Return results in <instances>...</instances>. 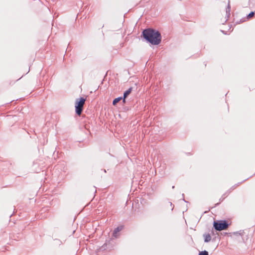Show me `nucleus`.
Segmentation results:
<instances>
[{"label": "nucleus", "instance_id": "f257e3e1", "mask_svg": "<svg viewBox=\"0 0 255 255\" xmlns=\"http://www.w3.org/2000/svg\"><path fill=\"white\" fill-rule=\"evenodd\" d=\"M143 37L149 43L153 45H158L161 40L160 33L155 30L152 29H147L143 30Z\"/></svg>", "mask_w": 255, "mask_h": 255}, {"label": "nucleus", "instance_id": "f03ea898", "mask_svg": "<svg viewBox=\"0 0 255 255\" xmlns=\"http://www.w3.org/2000/svg\"><path fill=\"white\" fill-rule=\"evenodd\" d=\"M86 99L81 97L76 100L75 102V112L78 116H80L83 110Z\"/></svg>", "mask_w": 255, "mask_h": 255}, {"label": "nucleus", "instance_id": "7ed1b4c3", "mask_svg": "<svg viewBox=\"0 0 255 255\" xmlns=\"http://www.w3.org/2000/svg\"><path fill=\"white\" fill-rule=\"evenodd\" d=\"M214 227L217 231H222L227 229L229 227V224L225 220L214 222Z\"/></svg>", "mask_w": 255, "mask_h": 255}, {"label": "nucleus", "instance_id": "20e7f679", "mask_svg": "<svg viewBox=\"0 0 255 255\" xmlns=\"http://www.w3.org/2000/svg\"><path fill=\"white\" fill-rule=\"evenodd\" d=\"M123 229V226H121L116 228L113 233V236L117 237V234Z\"/></svg>", "mask_w": 255, "mask_h": 255}, {"label": "nucleus", "instance_id": "39448f33", "mask_svg": "<svg viewBox=\"0 0 255 255\" xmlns=\"http://www.w3.org/2000/svg\"><path fill=\"white\" fill-rule=\"evenodd\" d=\"M131 88H129L128 90L127 91H126L125 93H124V100H123V102H125V99L126 98V97L130 94V93H131Z\"/></svg>", "mask_w": 255, "mask_h": 255}, {"label": "nucleus", "instance_id": "423d86ee", "mask_svg": "<svg viewBox=\"0 0 255 255\" xmlns=\"http://www.w3.org/2000/svg\"><path fill=\"white\" fill-rule=\"evenodd\" d=\"M205 242H209L211 240V237L209 234L204 235Z\"/></svg>", "mask_w": 255, "mask_h": 255}, {"label": "nucleus", "instance_id": "0eeeda50", "mask_svg": "<svg viewBox=\"0 0 255 255\" xmlns=\"http://www.w3.org/2000/svg\"><path fill=\"white\" fill-rule=\"evenodd\" d=\"M122 99V97H119L117 98H116L114 100L113 102V104L114 105H116L118 102H119Z\"/></svg>", "mask_w": 255, "mask_h": 255}, {"label": "nucleus", "instance_id": "6e6552de", "mask_svg": "<svg viewBox=\"0 0 255 255\" xmlns=\"http://www.w3.org/2000/svg\"><path fill=\"white\" fill-rule=\"evenodd\" d=\"M198 255H208V253L206 251H202L199 253Z\"/></svg>", "mask_w": 255, "mask_h": 255}, {"label": "nucleus", "instance_id": "1a4fd4ad", "mask_svg": "<svg viewBox=\"0 0 255 255\" xmlns=\"http://www.w3.org/2000/svg\"><path fill=\"white\" fill-rule=\"evenodd\" d=\"M255 14L254 12H251L249 14L248 16H254Z\"/></svg>", "mask_w": 255, "mask_h": 255}]
</instances>
